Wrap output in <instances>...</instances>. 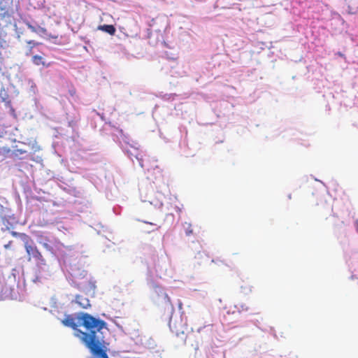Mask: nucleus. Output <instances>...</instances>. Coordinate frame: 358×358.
I'll return each instance as SVG.
<instances>
[{
    "instance_id": "10",
    "label": "nucleus",
    "mask_w": 358,
    "mask_h": 358,
    "mask_svg": "<svg viewBox=\"0 0 358 358\" xmlns=\"http://www.w3.org/2000/svg\"><path fill=\"white\" fill-rule=\"evenodd\" d=\"M126 153L131 160H133L132 157H134L138 161L139 165L141 167H143V159L141 156H140V154L137 152V148H135V153H133L129 150H127Z\"/></svg>"
},
{
    "instance_id": "12",
    "label": "nucleus",
    "mask_w": 358,
    "mask_h": 358,
    "mask_svg": "<svg viewBox=\"0 0 358 358\" xmlns=\"http://www.w3.org/2000/svg\"><path fill=\"white\" fill-rule=\"evenodd\" d=\"M32 62L34 64L38 66L40 64H43V65H45V63L44 62H43V58L42 57L39 56V55H34L33 57H32Z\"/></svg>"
},
{
    "instance_id": "4",
    "label": "nucleus",
    "mask_w": 358,
    "mask_h": 358,
    "mask_svg": "<svg viewBox=\"0 0 358 358\" xmlns=\"http://www.w3.org/2000/svg\"><path fill=\"white\" fill-rule=\"evenodd\" d=\"M62 324L64 326L71 327L74 330L73 335L80 339V336L77 333V331H80V329H78V325L76 324L73 317L69 315L67 316L66 318L62 320Z\"/></svg>"
},
{
    "instance_id": "11",
    "label": "nucleus",
    "mask_w": 358,
    "mask_h": 358,
    "mask_svg": "<svg viewBox=\"0 0 358 358\" xmlns=\"http://www.w3.org/2000/svg\"><path fill=\"white\" fill-rule=\"evenodd\" d=\"M126 153L131 160H133L132 157H134L138 161L139 165L141 167H143V159L141 156H140V154L137 152V148H135V153H133L129 150H127Z\"/></svg>"
},
{
    "instance_id": "2",
    "label": "nucleus",
    "mask_w": 358,
    "mask_h": 358,
    "mask_svg": "<svg viewBox=\"0 0 358 358\" xmlns=\"http://www.w3.org/2000/svg\"><path fill=\"white\" fill-rule=\"evenodd\" d=\"M53 273L54 271L52 268L47 264L45 260H41V262H38L37 263V270L32 280L35 283H43V282L49 279Z\"/></svg>"
},
{
    "instance_id": "7",
    "label": "nucleus",
    "mask_w": 358,
    "mask_h": 358,
    "mask_svg": "<svg viewBox=\"0 0 358 358\" xmlns=\"http://www.w3.org/2000/svg\"><path fill=\"white\" fill-rule=\"evenodd\" d=\"M71 270L72 272L71 275L75 278L83 279L87 275V271L77 267L76 265H71Z\"/></svg>"
},
{
    "instance_id": "13",
    "label": "nucleus",
    "mask_w": 358,
    "mask_h": 358,
    "mask_svg": "<svg viewBox=\"0 0 358 358\" xmlns=\"http://www.w3.org/2000/svg\"><path fill=\"white\" fill-rule=\"evenodd\" d=\"M36 34H38L41 36L43 35H48L47 30L45 28L41 27L40 26H37Z\"/></svg>"
},
{
    "instance_id": "20",
    "label": "nucleus",
    "mask_w": 358,
    "mask_h": 358,
    "mask_svg": "<svg viewBox=\"0 0 358 358\" xmlns=\"http://www.w3.org/2000/svg\"><path fill=\"white\" fill-rule=\"evenodd\" d=\"M31 148L34 152H37L41 149L40 146L36 143H33Z\"/></svg>"
},
{
    "instance_id": "6",
    "label": "nucleus",
    "mask_w": 358,
    "mask_h": 358,
    "mask_svg": "<svg viewBox=\"0 0 358 358\" xmlns=\"http://www.w3.org/2000/svg\"><path fill=\"white\" fill-rule=\"evenodd\" d=\"M12 3V0H1L0 1V17H5L8 15V10Z\"/></svg>"
},
{
    "instance_id": "16",
    "label": "nucleus",
    "mask_w": 358,
    "mask_h": 358,
    "mask_svg": "<svg viewBox=\"0 0 358 358\" xmlns=\"http://www.w3.org/2000/svg\"><path fill=\"white\" fill-rule=\"evenodd\" d=\"M39 243L42 245V246L47 250L48 251H50L52 249V247L47 243L42 241H39Z\"/></svg>"
},
{
    "instance_id": "9",
    "label": "nucleus",
    "mask_w": 358,
    "mask_h": 358,
    "mask_svg": "<svg viewBox=\"0 0 358 358\" xmlns=\"http://www.w3.org/2000/svg\"><path fill=\"white\" fill-rule=\"evenodd\" d=\"M98 29L103 31L106 33L109 34L110 35H114L115 34L116 29L113 25L111 24H103L99 25L98 27Z\"/></svg>"
},
{
    "instance_id": "24",
    "label": "nucleus",
    "mask_w": 358,
    "mask_h": 358,
    "mask_svg": "<svg viewBox=\"0 0 358 358\" xmlns=\"http://www.w3.org/2000/svg\"><path fill=\"white\" fill-rule=\"evenodd\" d=\"M12 234H13L14 236H17L18 235V233L15 232V231H13V232H12Z\"/></svg>"
},
{
    "instance_id": "23",
    "label": "nucleus",
    "mask_w": 358,
    "mask_h": 358,
    "mask_svg": "<svg viewBox=\"0 0 358 358\" xmlns=\"http://www.w3.org/2000/svg\"><path fill=\"white\" fill-rule=\"evenodd\" d=\"M28 43H29V44H31V45H35V44H36V43L34 41H28Z\"/></svg>"
},
{
    "instance_id": "14",
    "label": "nucleus",
    "mask_w": 358,
    "mask_h": 358,
    "mask_svg": "<svg viewBox=\"0 0 358 358\" xmlns=\"http://www.w3.org/2000/svg\"><path fill=\"white\" fill-rule=\"evenodd\" d=\"M27 151L26 150L22 149V148H17L13 151V155L15 157H18L19 155H22L27 153Z\"/></svg>"
},
{
    "instance_id": "3",
    "label": "nucleus",
    "mask_w": 358,
    "mask_h": 358,
    "mask_svg": "<svg viewBox=\"0 0 358 358\" xmlns=\"http://www.w3.org/2000/svg\"><path fill=\"white\" fill-rule=\"evenodd\" d=\"M96 280L93 278H90L87 285L82 287V291L85 292L87 294L94 296L96 288Z\"/></svg>"
},
{
    "instance_id": "15",
    "label": "nucleus",
    "mask_w": 358,
    "mask_h": 358,
    "mask_svg": "<svg viewBox=\"0 0 358 358\" xmlns=\"http://www.w3.org/2000/svg\"><path fill=\"white\" fill-rule=\"evenodd\" d=\"M236 308L238 309V311H243V310H248V308L244 303L238 304V305L236 306Z\"/></svg>"
},
{
    "instance_id": "5",
    "label": "nucleus",
    "mask_w": 358,
    "mask_h": 358,
    "mask_svg": "<svg viewBox=\"0 0 358 358\" xmlns=\"http://www.w3.org/2000/svg\"><path fill=\"white\" fill-rule=\"evenodd\" d=\"M26 251L29 256H32L34 258L37 259L38 262L44 260L42 255L38 251L36 247L32 245H26Z\"/></svg>"
},
{
    "instance_id": "8",
    "label": "nucleus",
    "mask_w": 358,
    "mask_h": 358,
    "mask_svg": "<svg viewBox=\"0 0 358 358\" xmlns=\"http://www.w3.org/2000/svg\"><path fill=\"white\" fill-rule=\"evenodd\" d=\"M74 301L83 308H87L91 306L90 300L79 294L76 296Z\"/></svg>"
},
{
    "instance_id": "26",
    "label": "nucleus",
    "mask_w": 358,
    "mask_h": 358,
    "mask_svg": "<svg viewBox=\"0 0 358 358\" xmlns=\"http://www.w3.org/2000/svg\"><path fill=\"white\" fill-rule=\"evenodd\" d=\"M357 232H358V224H357Z\"/></svg>"
},
{
    "instance_id": "25",
    "label": "nucleus",
    "mask_w": 358,
    "mask_h": 358,
    "mask_svg": "<svg viewBox=\"0 0 358 358\" xmlns=\"http://www.w3.org/2000/svg\"><path fill=\"white\" fill-rule=\"evenodd\" d=\"M6 248H9L8 245H5Z\"/></svg>"
},
{
    "instance_id": "19",
    "label": "nucleus",
    "mask_w": 358,
    "mask_h": 358,
    "mask_svg": "<svg viewBox=\"0 0 358 358\" xmlns=\"http://www.w3.org/2000/svg\"><path fill=\"white\" fill-rule=\"evenodd\" d=\"M70 285L76 288H77L79 290H81L82 291V287L79 285V284H78L76 282H75L74 280H71V282H70Z\"/></svg>"
},
{
    "instance_id": "22",
    "label": "nucleus",
    "mask_w": 358,
    "mask_h": 358,
    "mask_svg": "<svg viewBox=\"0 0 358 358\" xmlns=\"http://www.w3.org/2000/svg\"><path fill=\"white\" fill-rule=\"evenodd\" d=\"M169 327L172 331H173V327H172V317H170L169 323Z\"/></svg>"
},
{
    "instance_id": "1",
    "label": "nucleus",
    "mask_w": 358,
    "mask_h": 358,
    "mask_svg": "<svg viewBox=\"0 0 358 358\" xmlns=\"http://www.w3.org/2000/svg\"><path fill=\"white\" fill-rule=\"evenodd\" d=\"M148 284L152 289L151 297L155 302L164 304L165 306L170 305L168 294L157 282L148 278Z\"/></svg>"
},
{
    "instance_id": "21",
    "label": "nucleus",
    "mask_w": 358,
    "mask_h": 358,
    "mask_svg": "<svg viewBox=\"0 0 358 358\" xmlns=\"http://www.w3.org/2000/svg\"><path fill=\"white\" fill-rule=\"evenodd\" d=\"M189 228V227L185 229V232L187 236L192 233V230Z\"/></svg>"
},
{
    "instance_id": "17",
    "label": "nucleus",
    "mask_w": 358,
    "mask_h": 358,
    "mask_svg": "<svg viewBox=\"0 0 358 358\" xmlns=\"http://www.w3.org/2000/svg\"><path fill=\"white\" fill-rule=\"evenodd\" d=\"M29 84H30V89H29L30 92H33V94H35L36 89V84L32 81H29Z\"/></svg>"
},
{
    "instance_id": "18",
    "label": "nucleus",
    "mask_w": 358,
    "mask_h": 358,
    "mask_svg": "<svg viewBox=\"0 0 358 358\" xmlns=\"http://www.w3.org/2000/svg\"><path fill=\"white\" fill-rule=\"evenodd\" d=\"M27 26L28 27V28L32 31V32H34L36 33V28H37V26H34L32 25L31 24H30L29 22H27Z\"/></svg>"
}]
</instances>
